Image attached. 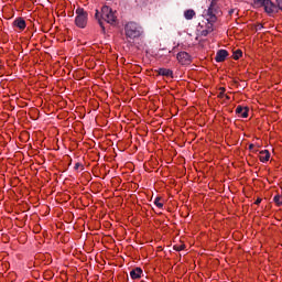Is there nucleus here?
<instances>
[{
    "instance_id": "22",
    "label": "nucleus",
    "mask_w": 282,
    "mask_h": 282,
    "mask_svg": "<svg viewBox=\"0 0 282 282\" xmlns=\"http://www.w3.org/2000/svg\"><path fill=\"white\" fill-rule=\"evenodd\" d=\"M209 8H217V0H212Z\"/></svg>"
},
{
    "instance_id": "8",
    "label": "nucleus",
    "mask_w": 282,
    "mask_h": 282,
    "mask_svg": "<svg viewBox=\"0 0 282 282\" xmlns=\"http://www.w3.org/2000/svg\"><path fill=\"white\" fill-rule=\"evenodd\" d=\"M155 72L159 76H165V78H173V70L169 68H159Z\"/></svg>"
},
{
    "instance_id": "10",
    "label": "nucleus",
    "mask_w": 282,
    "mask_h": 282,
    "mask_svg": "<svg viewBox=\"0 0 282 282\" xmlns=\"http://www.w3.org/2000/svg\"><path fill=\"white\" fill-rule=\"evenodd\" d=\"M14 28H18V30H25V20L23 18H18L13 21Z\"/></svg>"
},
{
    "instance_id": "3",
    "label": "nucleus",
    "mask_w": 282,
    "mask_h": 282,
    "mask_svg": "<svg viewBox=\"0 0 282 282\" xmlns=\"http://www.w3.org/2000/svg\"><path fill=\"white\" fill-rule=\"evenodd\" d=\"M76 18H75V24L77 28L85 29L87 28V20H88V14L87 11L83 8H77L76 9Z\"/></svg>"
},
{
    "instance_id": "23",
    "label": "nucleus",
    "mask_w": 282,
    "mask_h": 282,
    "mask_svg": "<svg viewBox=\"0 0 282 282\" xmlns=\"http://www.w3.org/2000/svg\"><path fill=\"white\" fill-rule=\"evenodd\" d=\"M80 166H83V164L76 163L75 166H74L75 171H78V169H80Z\"/></svg>"
},
{
    "instance_id": "17",
    "label": "nucleus",
    "mask_w": 282,
    "mask_h": 282,
    "mask_svg": "<svg viewBox=\"0 0 282 282\" xmlns=\"http://www.w3.org/2000/svg\"><path fill=\"white\" fill-rule=\"evenodd\" d=\"M273 202L276 204V206H282V197H281V195H275L273 197Z\"/></svg>"
},
{
    "instance_id": "27",
    "label": "nucleus",
    "mask_w": 282,
    "mask_h": 282,
    "mask_svg": "<svg viewBox=\"0 0 282 282\" xmlns=\"http://www.w3.org/2000/svg\"><path fill=\"white\" fill-rule=\"evenodd\" d=\"M256 204H257V205L261 204V198H258V199L256 200Z\"/></svg>"
},
{
    "instance_id": "25",
    "label": "nucleus",
    "mask_w": 282,
    "mask_h": 282,
    "mask_svg": "<svg viewBox=\"0 0 282 282\" xmlns=\"http://www.w3.org/2000/svg\"><path fill=\"white\" fill-rule=\"evenodd\" d=\"M253 149H254V144L251 143V144L249 145V151H252Z\"/></svg>"
},
{
    "instance_id": "18",
    "label": "nucleus",
    "mask_w": 282,
    "mask_h": 282,
    "mask_svg": "<svg viewBox=\"0 0 282 282\" xmlns=\"http://www.w3.org/2000/svg\"><path fill=\"white\" fill-rule=\"evenodd\" d=\"M173 248L176 252H182L186 248V245H175Z\"/></svg>"
},
{
    "instance_id": "24",
    "label": "nucleus",
    "mask_w": 282,
    "mask_h": 282,
    "mask_svg": "<svg viewBox=\"0 0 282 282\" xmlns=\"http://www.w3.org/2000/svg\"><path fill=\"white\" fill-rule=\"evenodd\" d=\"M228 14L229 17H232V14H235V9L229 10Z\"/></svg>"
},
{
    "instance_id": "4",
    "label": "nucleus",
    "mask_w": 282,
    "mask_h": 282,
    "mask_svg": "<svg viewBox=\"0 0 282 282\" xmlns=\"http://www.w3.org/2000/svg\"><path fill=\"white\" fill-rule=\"evenodd\" d=\"M264 12H267V14H279V12H281V9L279 8V6L276 4V2H272V0H267L264 2Z\"/></svg>"
},
{
    "instance_id": "6",
    "label": "nucleus",
    "mask_w": 282,
    "mask_h": 282,
    "mask_svg": "<svg viewBox=\"0 0 282 282\" xmlns=\"http://www.w3.org/2000/svg\"><path fill=\"white\" fill-rule=\"evenodd\" d=\"M176 58L181 65H191L192 58L187 52H180L176 55Z\"/></svg>"
},
{
    "instance_id": "28",
    "label": "nucleus",
    "mask_w": 282,
    "mask_h": 282,
    "mask_svg": "<svg viewBox=\"0 0 282 282\" xmlns=\"http://www.w3.org/2000/svg\"><path fill=\"white\" fill-rule=\"evenodd\" d=\"M261 28H263V25H259V26H258V30H261Z\"/></svg>"
},
{
    "instance_id": "21",
    "label": "nucleus",
    "mask_w": 282,
    "mask_h": 282,
    "mask_svg": "<svg viewBox=\"0 0 282 282\" xmlns=\"http://www.w3.org/2000/svg\"><path fill=\"white\" fill-rule=\"evenodd\" d=\"M224 94H226V88H220L219 98H224Z\"/></svg>"
},
{
    "instance_id": "5",
    "label": "nucleus",
    "mask_w": 282,
    "mask_h": 282,
    "mask_svg": "<svg viewBox=\"0 0 282 282\" xmlns=\"http://www.w3.org/2000/svg\"><path fill=\"white\" fill-rule=\"evenodd\" d=\"M217 14H219V9L213 7H209L205 13L209 23H215L217 21Z\"/></svg>"
},
{
    "instance_id": "13",
    "label": "nucleus",
    "mask_w": 282,
    "mask_h": 282,
    "mask_svg": "<svg viewBox=\"0 0 282 282\" xmlns=\"http://www.w3.org/2000/svg\"><path fill=\"white\" fill-rule=\"evenodd\" d=\"M195 10L193 9H188L184 11V18L186 19V21H193V18L195 17Z\"/></svg>"
},
{
    "instance_id": "26",
    "label": "nucleus",
    "mask_w": 282,
    "mask_h": 282,
    "mask_svg": "<svg viewBox=\"0 0 282 282\" xmlns=\"http://www.w3.org/2000/svg\"><path fill=\"white\" fill-rule=\"evenodd\" d=\"M203 36H208V31H203Z\"/></svg>"
},
{
    "instance_id": "9",
    "label": "nucleus",
    "mask_w": 282,
    "mask_h": 282,
    "mask_svg": "<svg viewBox=\"0 0 282 282\" xmlns=\"http://www.w3.org/2000/svg\"><path fill=\"white\" fill-rule=\"evenodd\" d=\"M130 276L132 280L142 279V268H134L132 271H130Z\"/></svg>"
},
{
    "instance_id": "16",
    "label": "nucleus",
    "mask_w": 282,
    "mask_h": 282,
    "mask_svg": "<svg viewBox=\"0 0 282 282\" xmlns=\"http://www.w3.org/2000/svg\"><path fill=\"white\" fill-rule=\"evenodd\" d=\"M243 56V52H241V50H237L234 52L232 58L234 61H239V58H241Z\"/></svg>"
},
{
    "instance_id": "11",
    "label": "nucleus",
    "mask_w": 282,
    "mask_h": 282,
    "mask_svg": "<svg viewBox=\"0 0 282 282\" xmlns=\"http://www.w3.org/2000/svg\"><path fill=\"white\" fill-rule=\"evenodd\" d=\"M248 108L242 107V106H238L236 108V113L240 117V118H248Z\"/></svg>"
},
{
    "instance_id": "2",
    "label": "nucleus",
    "mask_w": 282,
    "mask_h": 282,
    "mask_svg": "<svg viewBox=\"0 0 282 282\" xmlns=\"http://www.w3.org/2000/svg\"><path fill=\"white\" fill-rule=\"evenodd\" d=\"M101 19L102 21H106V23H109L110 25H116V21H118V18L116 17V12H113V9L104 6L101 8Z\"/></svg>"
},
{
    "instance_id": "15",
    "label": "nucleus",
    "mask_w": 282,
    "mask_h": 282,
    "mask_svg": "<svg viewBox=\"0 0 282 282\" xmlns=\"http://www.w3.org/2000/svg\"><path fill=\"white\" fill-rule=\"evenodd\" d=\"M267 0H253V8H263Z\"/></svg>"
},
{
    "instance_id": "19",
    "label": "nucleus",
    "mask_w": 282,
    "mask_h": 282,
    "mask_svg": "<svg viewBox=\"0 0 282 282\" xmlns=\"http://www.w3.org/2000/svg\"><path fill=\"white\" fill-rule=\"evenodd\" d=\"M160 199H161L160 197H156V198L154 199V204H155V206H156L158 208H164V204L161 203Z\"/></svg>"
},
{
    "instance_id": "1",
    "label": "nucleus",
    "mask_w": 282,
    "mask_h": 282,
    "mask_svg": "<svg viewBox=\"0 0 282 282\" xmlns=\"http://www.w3.org/2000/svg\"><path fill=\"white\" fill-rule=\"evenodd\" d=\"M142 26L137 22L130 21L124 25V35L128 43L135 41V39H140L142 36Z\"/></svg>"
},
{
    "instance_id": "12",
    "label": "nucleus",
    "mask_w": 282,
    "mask_h": 282,
    "mask_svg": "<svg viewBox=\"0 0 282 282\" xmlns=\"http://www.w3.org/2000/svg\"><path fill=\"white\" fill-rule=\"evenodd\" d=\"M260 162H269L270 161V151L262 150L260 151Z\"/></svg>"
},
{
    "instance_id": "14",
    "label": "nucleus",
    "mask_w": 282,
    "mask_h": 282,
    "mask_svg": "<svg viewBox=\"0 0 282 282\" xmlns=\"http://www.w3.org/2000/svg\"><path fill=\"white\" fill-rule=\"evenodd\" d=\"M95 19L98 20V23H99L102 32L105 33V22H102V13L100 14V12L98 10H96Z\"/></svg>"
},
{
    "instance_id": "7",
    "label": "nucleus",
    "mask_w": 282,
    "mask_h": 282,
    "mask_svg": "<svg viewBox=\"0 0 282 282\" xmlns=\"http://www.w3.org/2000/svg\"><path fill=\"white\" fill-rule=\"evenodd\" d=\"M226 58H228V51L219 50L216 53V57H215L216 63H224V61H226Z\"/></svg>"
},
{
    "instance_id": "20",
    "label": "nucleus",
    "mask_w": 282,
    "mask_h": 282,
    "mask_svg": "<svg viewBox=\"0 0 282 282\" xmlns=\"http://www.w3.org/2000/svg\"><path fill=\"white\" fill-rule=\"evenodd\" d=\"M275 4L278 6L280 11L282 12V0H275Z\"/></svg>"
}]
</instances>
